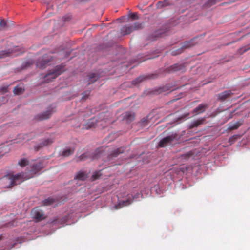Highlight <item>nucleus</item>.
<instances>
[{
    "mask_svg": "<svg viewBox=\"0 0 250 250\" xmlns=\"http://www.w3.org/2000/svg\"><path fill=\"white\" fill-rule=\"evenodd\" d=\"M198 39V37H196L195 38H193L190 41L185 42L183 43V44L182 45L181 49H178L177 50L173 51L172 52V55H176L177 54L181 53L183 51V48H188L194 46V45L197 43V42H196V40Z\"/></svg>",
    "mask_w": 250,
    "mask_h": 250,
    "instance_id": "20e7f679",
    "label": "nucleus"
},
{
    "mask_svg": "<svg viewBox=\"0 0 250 250\" xmlns=\"http://www.w3.org/2000/svg\"><path fill=\"white\" fill-rule=\"evenodd\" d=\"M10 51H8V52H7L6 54H10Z\"/></svg>",
    "mask_w": 250,
    "mask_h": 250,
    "instance_id": "e433bc0d",
    "label": "nucleus"
},
{
    "mask_svg": "<svg viewBox=\"0 0 250 250\" xmlns=\"http://www.w3.org/2000/svg\"><path fill=\"white\" fill-rule=\"evenodd\" d=\"M7 87L8 86H3L0 88V91L2 93H6L7 91Z\"/></svg>",
    "mask_w": 250,
    "mask_h": 250,
    "instance_id": "72a5a7b5",
    "label": "nucleus"
},
{
    "mask_svg": "<svg viewBox=\"0 0 250 250\" xmlns=\"http://www.w3.org/2000/svg\"><path fill=\"white\" fill-rule=\"evenodd\" d=\"M235 138H236V137H235L234 136H232V137L229 139V140L230 141V140H232V139H235Z\"/></svg>",
    "mask_w": 250,
    "mask_h": 250,
    "instance_id": "f704fd0d",
    "label": "nucleus"
},
{
    "mask_svg": "<svg viewBox=\"0 0 250 250\" xmlns=\"http://www.w3.org/2000/svg\"><path fill=\"white\" fill-rule=\"evenodd\" d=\"M133 31V26L132 25L125 26L121 29V32L124 35L129 34Z\"/></svg>",
    "mask_w": 250,
    "mask_h": 250,
    "instance_id": "dca6fc26",
    "label": "nucleus"
},
{
    "mask_svg": "<svg viewBox=\"0 0 250 250\" xmlns=\"http://www.w3.org/2000/svg\"><path fill=\"white\" fill-rule=\"evenodd\" d=\"M56 106L54 105H51L47 107L46 110L42 113L38 114L35 116V119L39 121L45 120L49 118L52 114L55 111Z\"/></svg>",
    "mask_w": 250,
    "mask_h": 250,
    "instance_id": "7ed1b4c3",
    "label": "nucleus"
},
{
    "mask_svg": "<svg viewBox=\"0 0 250 250\" xmlns=\"http://www.w3.org/2000/svg\"><path fill=\"white\" fill-rule=\"evenodd\" d=\"M148 122V120L146 118H143L140 122L142 125L145 126L146 125V123Z\"/></svg>",
    "mask_w": 250,
    "mask_h": 250,
    "instance_id": "473e14b6",
    "label": "nucleus"
},
{
    "mask_svg": "<svg viewBox=\"0 0 250 250\" xmlns=\"http://www.w3.org/2000/svg\"><path fill=\"white\" fill-rule=\"evenodd\" d=\"M24 89L20 86H16L13 89V92L15 94L19 95L23 93Z\"/></svg>",
    "mask_w": 250,
    "mask_h": 250,
    "instance_id": "4be33fe9",
    "label": "nucleus"
},
{
    "mask_svg": "<svg viewBox=\"0 0 250 250\" xmlns=\"http://www.w3.org/2000/svg\"><path fill=\"white\" fill-rule=\"evenodd\" d=\"M8 147L6 146H0V157L8 152Z\"/></svg>",
    "mask_w": 250,
    "mask_h": 250,
    "instance_id": "5701e85b",
    "label": "nucleus"
},
{
    "mask_svg": "<svg viewBox=\"0 0 250 250\" xmlns=\"http://www.w3.org/2000/svg\"><path fill=\"white\" fill-rule=\"evenodd\" d=\"M149 78V76L148 75H142L138 77L135 80L132 81V83L133 85H136L138 84L141 82L145 81L146 79H147Z\"/></svg>",
    "mask_w": 250,
    "mask_h": 250,
    "instance_id": "2eb2a0df",
    "label": "nucleus"
},
{
    "mask_svg": "<svg viewBox=\"0 0 250 250\" xmlns=\"http://www.w3.org/2000/svg\"><path fill=\"white\" fill-rule=\"evenodd\" d=\"M208 107V105L206 104H199L197 107L194 109L192 113L195 115L203 113Z\"/></svg>",
    "mask_w": 250,
    "mask_h": 250,
    "instance_id": "9b49d317",
    "label": "nucleus"
},
{
    "mask_svg": "<svg viewBox=\"0 0 250 250\" xmlns=\"http://www.w3.org/2000/svg\"><path fill=\"white\" fill-rule=\"evenodd\" d=\"M99 77L95 73H90L88 75V84H91L94 82H95L98 79Z\"/></svg>",
    "mask_w": 250,
    "mask_h": 250,
    "instance_id": "a211bd4d",
    "label": "nucleus"
},
{
    "mask_svg": "<svg viewBox=\"0 0 250 250\" xmlns=\"http://www.w3.org/2000/svg\"><path fill=\"white\" fill-rule=\"evenodd\" d=\"M185 69L184 66L183 64H179L178 63L174 64L173 65H171L169 68H167V72H173L178 71H184Z\"/></svg>",
    "mask_w": 250,
    "mask_h": 250,
    "instance_id": "f8f14e48",
    "label": "nucleus"
},
{
    "mask_svg": "<svg viewBox=\"0 0 250 250\" xmlns=\"http://www.w3.org/2000/svg\"><path fill=\"white\" fill-rule=\"evenodd\" d=\"M129 17L132 19H138V17L136 13H131L129 14Z\"/></svg>",
    "mask_w": 250,
    "mask_h": 250,
    "instance_id": "2f4dec72",
    "label": "nucleus"
},
{
    "mask_svg": "<svg viewBox=\"0 0 250 250\" xmlns=\"http://www.w3.org/2000/svg\"><path fill=\"white\" fill-rule=\"evenodd\" d=\"M249 49H250V45H249L240 48V52L241 53H244Z\"/></svg>",
    "mask_w": 250,
    "mask_h": 250,
    "instance_id": "7c9ffc66",
    "label": "nucleus"
},
{
    "mask_svg": "<svg viewBox=\"0 0 250 250\" xmlns=\"http://www.w3.org/2000/svg\"><path fill=\"white\" fill-rule=\"evenodd\" d=\"M54 222H55V220H53V221H52L51 223H53Z\"/></svg>",
    "mask_w": 250,
    "mask_h": 250,
    "instance_id": "ea45409f",
    "label": "nucleus"
},
{
    "mask_svg": "<svg viewBox=\"0 0 250 250\" xmlns=\"http://www.w3.org/2000/svg\"><path fill=\"white\" fill-rule=\"evenodd\" d=\"M133 26V30H136L141 29L143 27V25L139 22H136L134 23V25H132Z\"/></svg>",
    "mask_w": 250,
    "mask_h": 250,
    "instance_id": "a878e982",
    "label": "nucleus"
},
{
    "mask_svg": "<svg viewBox=\"0 0 250 250\" xmlns=\"http://www.w3.org/2000/svg\"><path fill=\"white\" fill-rule=\"evenodd\" d=\"M175 137L173 135L167 136L160 140L158 144L160 147H164L168 145L171 144L174 140Z\"/></svg>",
    "mask_w": 250,
    "mask_h": 250,
    "instance_id": "0eeeda50",
    "label": "nucleus"
},
{
    "mask_svg": "<svg viewBox=\"0 0 250 250\" xmlns=\"http://www.w3.org/2000/svg\"><path fill=\"white\" fill-rule=\"evenodd\" d=\"M87 177V174L85 172L81 171H79L76 176V179L82 181H84Z\"/></svg>",
    "mask_w": 250,
    "mask_h": 250,
    "instance_id": "aec40b11",
    "label": "nucleus"
},
{
    "mask_svg": "<svg viewBox=\"0 0 250 250\" xmlns=\"http://www.w3.org/2000/svg\"><path fill=\"white\" fill-rule=\"evenodd\" d=\"M232 95L233 93L231 90H226L218 94V100L224 102L227 99L230 98Z\"/></svg>",
    "mask_w": 250,
    "mask_h": 250,
    "instance_id": "9d476101",
    "label": "nucleus"
},
{
    "mask_svg": "<svg viewBox=\"0 0 250 250\" xmlns=\"http://www.w3.org/2000/svg\"><path fill=\"white\" fill-rule=\"evenodd\" d=\"M74 150L71 148H67L63 150L62 152V156L63 157H68L74 153Z\"/></svg>",
    "mask_w": 250,
    "mask_h": 250,
    "instance_id": "6ab92c4d",
    "label": "nucleus"
},
{
    "mask_svg": "<svg viewBox=\"0 0 250 250\" xmlns=\"http://www.w3.org/2000/svg\"><path fill=\"white\" fill-rule=\"evenodd\" d=\"M90 91L89 90H86L83 92L82 94V98L83 100H86L90 94Z\"/></svg>",
    "mask_w": 250,
    "mask_h": 250,
    "instance_id": "c756f323",
    "label": "nucleus"
},
{
    "mask_svg": "<svg viewBox=\"0 0 250 250\" xmlns=\"http://www.w3.org/2000/svg\"><path fill=\"white\" fill-rule=\"evenodd\" d=\"M135 118V114L131 112H126L123 114V119L126 123L132 122Z\"/></svg>",
    "mask_w": 250,
    "mask_h": 250,
    "instance_id": "ddd939ff",
    "label": "nucleus"
},
{
    "mask_svg": "<svg viewBox=\"0 0 250 250\" xmlns=\"http://www.w3.org/2000/svg\"><path fill=\"white\" fill-rule=\"evenodd\" d=\"M101 176V171H95L93 174L91 178L93 180H96L98 179Z\"/></svg>",
    "mask_w": 250,
    "mask_h": 250,
    "instance_id": "c85d7f7f",
    "label": "nucleus"
},
{
    "mask_svg": "<svg viewBox=\"0 0 250 250\" xmlns=\"http://www.w3.org/2000/svg\"><path fill=\"white\" fill-rule=\"evenodd\" d=\"M52 60V57L48 55H44L42 56L41 61H39L36 63L37 67L44 69L46 67V65Z\"/></svg>",
    "mask_w": 250,
    "mask_h": 250,
    "instance_id": "423d86ee",
    "label": "nucleus"
},
{
    "mask_svg": "<svg viewBox=\"0 0 250 250\" xmlns=\"http://www.w3.org/2000/svg\"><path fill=\"white\" fill-rule=\"evenodd\" d=\"M63 67L61 65L56 66L54 69L51 70L49 71L44 77L45 81L49 83L52 81V80L56 79L58 76L61 75L63 70H62Z\"/></svg>",
    "mask_w": 250,
    "mask_h": 250,
    "instance_id": "f03ea898",
    "label": "nucleus"
},
{
    "mask_svg": "<svg viewBox=\"0 0 250 250\" xmlns=\"http://www.w3.org/2000/svg\"><path fill=\"white\" fill-rule=\"evenodd\" d=\"M28 161L26 159H21L19 162L18 164L23 167L28 165Z\"/></svg>",
    "mask_w": 250,
    "mask_h": 250,
    "instance_id": "cd10ccee",
    "label": "nucleus"
},
{
    "mask_svg": "<svg viewBox=\"0 0 250 250\" xmlns=\"http://www.w3.org/2000/svg\"><path fill=\"white\" fill-rule=\"evenodd\" d=\"M206 119L205 118H202L200 119H198L193 123L189 126L190 129H192L194 127H197L199 125H202L205 121Z\"/></svg>",
    "mask_w": 250,
    "mask_h": 250,
    "instance_id": "f3484780",
    "label": "nucleus"
},
{
    "mask_svg": "<svg viewBox=\"0 0 250 250\" xmlns=\"http://www.w3.org/2000/svg\"><path fill=\"white\" fill-rule=\"evenodd\" d=\"M242 125V123L240 122H238L234 124L233 125L229 126V128L230 130H234L237 129L241 125Z\"/></svg>",
    "mask_w": 250,
    "mask_h": 250,
    "instance_id": "b1692460",
    "label": "nucleus"
},
{
    "mask_svg": "<svg viewBox=\"0 0 250 250\" xmlns=\"http://www.w3.org/2000/svg\"><path fill=\"white\" fill-rule=\"evenodd\" d=\"M97 155L94 153H91L90 152H86L85 153H83L76 160L77 162L79 161H84L88 159H91V160H94L95 158H97Z\"/></svg>",
    "mask_w": 250,
    "mask_h": 250,
    "instance_id": "1a4fd4ad",
    "label": "nucleus"
},
{
    "mask_svg": "<svg viewBox=\"0 0 250 250\" xmlns=\"http://www.w3.org/2000/svg\"><path fill=\"white\" fill-rule=\"evenodd\" d=\"M130 204V202H129V203H128V205H129V204ZM127 205V203L125 204V205Z\"/></svg>",
    "mask_w": 250,
    "mask_h": 250,
    "instance_id": "4c0bfd02",
    "label": "nucleus"
},
{
    "mask_svg": "<svg viewBox=\"0 0 250 250\" xmlns=\"http://www.w3.org/2000/svg\"><path fill=\"white\" fill-rule=\"evenodd\" d=\"M43 167L42 161H38L34 163L31 167V169L16 175L9 174L5 176L3 179L6 181L9 184V188L20 184L24 180L29 179L39 172Z\"/></svg>",
    "mask_w": 250,
    "mask_h": 250,
    "instance_id": "f257e3e1",
    "label": "nucleus"
},
{
    "mask_svg": "<svg viewBox=\"0 0 250 250\" xmlns=\"http://www.w3.org/2000/svg\"><path fill=\"white\" fill-rule=\"evenodd\" d=\"M54 202V200L52 198H49L47 199L44 200L43 202V205L44 206H48L52 204Z\"/></svg>",
    "mask_w": 250,
    "mask_h": 250,
    "instance_id": "393cba45",
    "label": "nucleus"
},
{
    "mask_svg": "<svg viewBox=\"0 0 250 250\" xmlns=\"http://www.w3.org/2000/svg\"><path fill=\"white\" fill-rule=\"evenodd\" d=\"M124 152V148L121 147L120 148L114 149L108 155V159L110 160L113 158L117 157L119 154L123 153Z\"/></svg>",
    "mask_w": 250,
    "mask_h": 250,
    "instance_id": "4468645a",
    "label": "nucleus"
},
{
    "mask_svg": "<svg viewBox=\"0 0 250 250\" xmlns=\"http://www.w3.org/2000/svg\"><path fill=\"white\" fill-rule=\"evenodd\" d=\"M54 140V135H51L49 138L42 140L40 143L37 144L34 146L35 150L37 151L43 147L51 145L53 143Z\"/></svg>",
    "mask_w": 250,
    "mask_h": 250,
    "instance_id": "39448f33",
    "label": "nucleus"
},
{
    "mask_svg": "<svg viewBox=\"0 0 250 250\" xmlns=\"http://www.w3.org/2000/svg\"><path fill=\"white\" fill-rule=\"evenodd\" d=\"M54 222H55V220H53V221H52L51 223H53Z\"/></svg>",
    "mask_w": 250,
    "mask_h": 250,
    "instance_id": "58836bf2",
    "label": "nucleus"
},
{
    "mask_svg": "<svg viewBox=\"0 0 250 250\" xmlns=\"http://www.w3.org/2000/svg\"><path fill=\"white\" fill-rule=\"evenodd\" d=\"M32 214L35 219L38 221L42 220L44 219L43 211L38 208H35L32 210Z\"/></svg>",
    "mask_w": 250,
    "mask_h": 250,
    "instance_id": "6e6552de",
    "label": "nucleus"
},
{
    "mask_svg": "<svg viewBox=\"0 0 250 250\" xmlns=\"http://www.w3.org/2000/svg\"><path fill=\"white\" fill-rule=\"evenodd\" d=\"M95 127V123L93 119H90L87 122V124L85 125L84 128L86 129H89L91 128Z\"/></svg>",
    "mask_w": 250,
    "mask_h": 250,
    "instance_id": "412c9836",
    "label": "nucleus"
},
{
    "mask_svg": "<svg viewBox=\"0 0 250 250\" xmlns=\"http://www.w3.org/2000/svg\"><path fill=\"white\" fill-rule=\"evenodd\" d=\"M2 238V235H0V240H1Z\"/></svg>",
    "mask_w": 250,
    "mask_h": 250,
    "instance_id": "c9c22d12",
    "label": "nucleus"
},
{
    "mask_svg": "<svg viewBox=\"0 0 250 250\" xmlns=\"http://www.w3.org/2000/svg\"><path fill=\"white\" fill-rule=\"evenodd\" d=\"M7 27L6 21L4 19H1L0 22V30H4Z\"/></svg>",
    "mask_w": 250,
    "mask_h": 250,
    "instance_id": "bb28decb",
    "label": "nucleus"
}]
</instances>
